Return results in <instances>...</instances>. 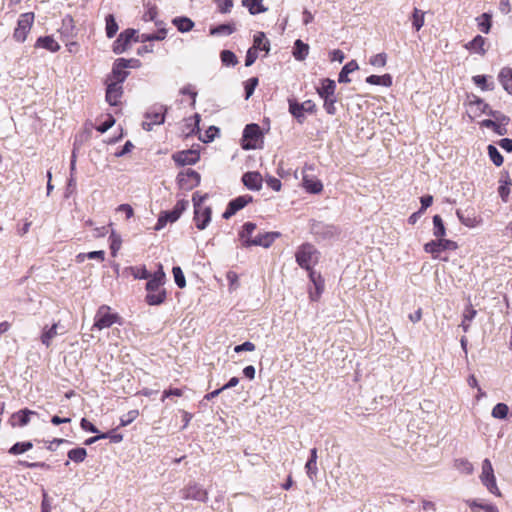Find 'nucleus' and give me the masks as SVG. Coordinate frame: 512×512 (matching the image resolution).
Returning <instances> with one entry per match:
<instances>
[{
    "label": "nucleus",
    "instance_id": "1",
    "mask_svg": "<svg viewBox=\"0 0 512 512\" xmlns=\"http://www.w3.org/2000/svg\"><path fill=\"white\" fill-rule=\"evenodd\" d=\"M336 83L330 78H324L321 80V85L316 88V92L319 97L323 100V107L327 114L335 115L337 112L336 102L337 97L335 95Z\"/></svg>",
    "mask_w": 512,
    "mask_h": 512
},
{
    "label": "nucleus",
    "instance_id": "2",
    "mask_svg": "<svg viewBox=\"0 0 512 512\" xmlns=\"http://www.w3.org/2000/svg\"><path fill=\"white\" fill-rule=\"evenodd\" d=\"M122 325V318L118 313H112L111 308L107 305H101L94 317L93 327L99 330L109 328L113 324Z\"/></svg>",
    "mask_w": 512,
    "mask_h": 512
},
{
    "label": "nucleus",
    "instance_id": "3",
    "mask_svg": "<svg viewBox=\"0 0 512 512\" xmlns=\"http://www.w3.org/2000/svg\"><path fill=\"white\" fill-rule=\"evenodd\" d=\"M295 257L297 264L306 270H311L312 265L318 260L317 250L309 243L301 245L298 248Z\"/></svg>",
    "mask_w": 512,
    "mask_h": 512
},
{
    "label": "nucleus",
    "instance_id": "4",
    "mask_svg": "<svg viewBox=\"0 0 512 512\" xmlns=\"http://www.w3.org/2000/svg\"><path fill=\"white\" fill-rule=\"evenodd\" d=\"M34 22V13L26 12L19 16L17 26L13 32V38L19 43H23L29 34Z\"/></svg>",
    "mask_w": 512,
    "mask_h": 512
},
{
    "label": "nucleus",
    "instance_id": "5",
    "mask_svg": "<svg viewBox=\"0 0 512 512\" xmlns=\"http://www.w3.org/2000/svg\"><path fill=\"white\" fill-rule=\"evenodd\" d=\"M162 284L157 283L156 281L148 280L146 283L147 294L145 296V301L148 305H160L162 304L167 297L165 289H161Z\"/></svg>",
    "mask_w": 512,
    "mask_h": 512
},
{
    "label": "nucleus",
    "instance_id": "6",
    "mask_svg": "<svg viewBox=\"0 0 512 512\" xmlns=\"http://www.w3.org/2000/svg\"><path fill=\"white\" fill-rule=\"evenodd\" d=\"M480 479L482 484L488 489L490 493L498 496L500 495L491 461L487 458L482 462V472Z\"/></svg>",
    "mask_w": 512,
    "mask_h": 512
},
{
    "label": "nucleus",
    "instance_id": "7",
    "mask_svg": "<svg viewBox=\"0 0 512 512\" xmlns=\"http://www.w3.org/2000/svg\"><path fill=\"white\" fill-rule=\"evenodd\" d=\"M166 108L162 105L151 107L145 114L146 121L143 122V129L151 131L154 125L164 123Z\"/></svg>",
    "mask_w": 512,
    "mask_h": 512
},
{
    "label": "nucleus",
    "instance_id": "8",
    "mask_svg": "<svg viewBox=\"0 0 512 512\" xmlns=\"http://www.w3.org/2000/svg\"><path fill=\"white\" fill-rule=\"evenodd\" d=\"M457 248L458 244L455 241L444 238H437L436 240H431L430 242L424 245V251L426 253L432 254L434 257H437V255L442 251H454Z\"/></svg>",
    "mask_w": 512,
    "mask_h": 512
},
{
    "label": "nucleus",
    "instance_id": "9",
    "mask_svg": "<svg viewBox=\"0 0 512 512\" xmlns=\"http://www.w3.org/2000/svg\"><path fill=\"white\" fill-rule=\"evenodd\" d=\"M137 63H139V61L136 59H117L113 64L112 68V75L115 78L114 82H119L120 84H122L129 74L125 69L129 67H134L133 64Z\"/></svg>",
    "mask_w": 512,
    "mask_h": 512
},
{
    "label": "nucleus",
    "instance_id": "10",
    "mask_svg": "<svg viewBox=\"0 0 512 512\" xmlns=\"http://www.w3.org/2000/svg\"><path fill=\"white\" fill-rule=\"evenodd\" d=\"M261 135L262 133L258 124L251 123L246 125L243 131V149H255L256 143Z\"/></svg>",
    "mask_w": 512,
    "mask_h": 512
},
{
    "label": "nucleus",
    "instance_id": "11",
    "mask_svg": "<svg viewBox=\"0 0 512 512\" xmlns=\"http://www.w3.org/2000/svg\"><path fill=\"white\" fill-rule=\"evenodd\" d=\"M136 33L137 31L131 28L121 32L113 43V52L115 54H122L125 52L128 49L131 41H135L136 37L138 36Z\"/></svg>",
    "mask_w": 512,
    "mask_h": 512
},
{
    "label": "nucleus",
    "instance_id": "12",
    "mask_svg": "<svg viewBox=\"0 0 512 512\" xmlns=\"http://www.w3.org/2000/svg\"><path fill=\"white\" fill-rule=\"evenodd\" d=\"M177 181L181 188L191 190L200 184L201 176L197 171L188 168L178 174Z\"/></svg>",
    "mask_w": 512,
    "mask_h": 512
},
{
    "label": "nucleus",
    "instance_id": "13",
    "mask_svg": "<svg viewBox=\"0 0 512 512\" xmlns=\"http://www.w3.org/2000/svg\"><path fill=\"white\" fill-rule=\"evenodd\" d=\"M182 498L185 500H196L206 502L208 500V493L201 485L197 483H189L181 490Z\"/></svg>",
    "mask_w": 512,
    "mask_h": 512
},
{
    "label": "nucleus",
    "instance_id": "14",
    "mask_svg": "<svg viewBox=\"0 0 512 512\" xmlns=\"http://www.w3.org/2000/svg\"><path fill=\"white\" fill-rule=\"evenodd\" d=\"M36 415H38L36 411L24 408L13 413L9 423L12 427H24L29 424L31 417Z\"/></svg>",
    "mask_w": 512,
    "mask_h": 512
},
{
    "label": "nucleus",
    "instance_id": "15",
    "mask_svg": "<svg viewBox=\"0 0 512 512\" xmlns=\"http://www.w3.org/2000/svg\"><path fill=\"white\" fill-rule=\"evenodd\" d=\"M212 210L209 206L194 208V221L199 230H204L210 223Z\"/></svg>",
    "mask_w": 512,
    "mask_h": 512
},
{
    "label": "nucleus",
    "instance_id": "16",
    "mask_svg": "<svg viewBox=\"0 0 512 512\" xmlns=\"http://www.w3.org/2000/svg\"><path fill=\"white\" fill-rule=\"evenodd\" d=\"M200 158L196 150H184L173 155V160L180 166L195 164Z\"/></svg>",
    "mask_w": 512,
    "mask_h": 512
},
{
    "label": "nucleus",
    "instance_id": "17",
    "mask_svg": "<svg viewBox=\"0 0 512 512\" xmlns=\"http://www.w3.org/2000/svg\"><path fill=\"white\" fill-rule=\"evenodd\" d=\"M456 215L459 221L469 228H475L481 223V218L475 214L473 209L457 210Z\"/></svg>",
    "mask_w": 512,
    "mask_h": 512
},
{
    "label": "nucleus",
    "instance_id": "18",
    "mask_svg": "<svg viewBox=\"0 0 512 512\" xmlns=\"http://www.w3.org/2000/svg\"><path fill=\"white\" fill-rule=\"evenodd\" d=\"M123 94V86L119 82H111L107 85L106 89V101L112 105L116 106L120 102V98Z\"/></svg>",
    "mask_w": 512,
    "mask_h": 512
},
{
    "label": "nucleus",
    "instance_id": "19",
    "mask_svg": "<svg viewBox=\"0 0 512 512\" xmlns=\"http://www.w3.org/2000/svg\"><path fill=\"white\" fill-rule=\"evenodd\" d=\"M265 38V34L263 32H258L254 35L253 46L250 47L246 53L245 57V66L249 67L256 61L258 57V50L260 48V42H262Z\"/></svg>",
    "mask_w": 512,
    "mask_h": 512
},
{
    "label": "nucleus",
    "instance_id": "20",
    "mask_svg": "<svg viewBox=\"0 0 512 512\" xmlns=\"http://www.w3.org/2000/svg\"><path fill=\"white\" fill-rule=\"evenodd\" d=\"M280 236L279 232H266L264 234H259L254 237L253 240L247 241L246 245H254V246H262L264 248H268L272 245V243Z\"/></svg>",
    "mask_w": 512,
    "mask_h": 512
},
{
    "label": "nucleus",
    "instance_id": "21",
    "mask_svg": "<svg viewBox=\"0 0 512 512\" xmlns=\"http://www.w3.org/2000/svg\"><path fill=\"white\" fill-rule=\"evenodd\" d=\"M242 182L248 189L258 191L262 187V176L259 172H246L242 176Z\"/></svg>",
    "mask_w": 512,
    "mask_h": 512
},
{
    "label": "nucleus",
    "instance_id": "22",
    "mask_svg": "<svg viewBox=\"0 0 512 512\" xmlns=\"http://www.w3.org/2000/svg\"><path fill=\"white\" fill-rule=\"evenodd\" d=\"M317 458V449L312 448L310 450V457L305 464L306 474L311 481H314L318 473Z\"/></svg>",
    "mask_w": 512,
    "mask_h": 512
},
{
    "label": "nucleus",
    "instance_id": "23",
    "mask_svg": "<svg viewBox=\"0 0 512 512\" xmlns=\"http://www.w3.org/2000/svg\"><path fill=\"white\" fill-rule=\"evenodd\" d=\"M302 185L305 190L312 194H318L323 190V184L320 180L304 175L302 178Z\"/></svg>",
    "mask_w": 512,
    "mask_h": 512
},
{
    "label": "nucleus",
    "instance_id": "24",
    "mask_svg": "<svg viewBox=\"0 0 512 512\" xmlns=\"http://www.w3.org/2000/svg\"><path fill=\"white\" fill-rule=\"evenodd\" d=\"M36 48H43L50 52H57L60 49V45L52 36H41L36 40Z\"/></svg>",
    "mask_w": 512,
    "mask_h": 512
},
{
    "label": "nucleus",
    "instance_id": "25",
    "mask_svg": "<svg viewBox=\"0 0 512 512\" xmlns=\"http://www.w3.org/2000/svg\"><path fill=\"white\" fill-rule=\"evenodd\" d=\"M180 218L177 214H174V210L162 211L158 217L157 223L154 227L156 231L163 229L168 222L173 223Z\"/></svg>",
    "mask_w": 512,
    "mask_h": 512
},
{
    "label": "nucleus",
    "instance_id": "26",
    "mask_svg": "<svg viewBox=\"0 0 512 512\" xmlns=\"http://www.w3.org/2000/svg\"><path fill=\"white\" fill-rule=\"evenodd\" d=\"M359 69L358 63L355 60H351L350 62L346 63L338 76V82L339 83H349L351 80L348 77V75L356 70Z\"/></svg>",
    "mask_w": 512,
    "mask_h": 512
},
{
    "label": "nucleus",
    "instance_id": "27",
    "mask_svg": "<svg viewBox=\"0 0 512 512\" xmlns=\"http://www.w3.org/2000/svg\"><path fill=\"white\" fill-rule=\"evenodd\" d=\"M256 229V224L252 222H246L242 226V230L239 232V239L243 247H251L252 245H246L245 243L249 240H253L252 233Z\"/></svg>",
    "mask_w": 512,
    "mask_h": 512
},
{
    "label": "nucleus",
    "instance_id": "28",
    "mask_svg": "<svg viewBox=\"0 0 512 512\" xmlns=\"http://www.w3.org/2000/svg\"><path fill=\"white\" fill-rule=\"evenodd\" d=\"M312 231L315 235H321L323 238H331L336 234L334 226L325 225L320 222L313 224Z\"/></svg>",
    "mask_w": 512,
    "mask_h": 512
},
{
    "label": "nucleus",
    "instance_id": "29",
    "mask_svg": "<svg viewBox=\"0 0 512 512\" xmlns=\"http://www.w3.org/2000/svg\"><path fill=\"white\" fill-rule=\"evenodd\" d=\"M167 34V30L165 28H161L157 33H144L138 35L135 39V42H151V41H161L164 40Z\"/></svg>",
    "mask_w": 512,
    "mask_h": 512
},
{
    "label": "nucleus",
    "instance_id": "30",
    "mask_svg": "<svg viewBox=\"0 0 512 512\" xmlns=\"http://www.w3.org/2000/svg\"><path fill=\"white\" fill-rule=\"evenodd\" d=\"M499 81L501 82L503 88L509 93L512 94V69L505 67L499 73Z\"/></svg>",
    "mask_w": 512,
    "mask_h": 512
},
{
    "label": "nucleus",
    "instance_id": "31",
    "mask_svg": "<svg viewBox=\"0 0 512 512\" xmlns=\"http://www.w3.org/2000/svg\"><path fill=\"white\" fill-rule=\"evenodd\" d=\"M172 23L175 25L178 31L182 33L189 32L194 27V22L190 18L185 16L175 17L172 20Z\"/></svg>",
    "mask_w": 512,
    "mask_h": 512
},
{
    "label": "nucleus",
    "instance_id": "32",
    "mask_svg": "<svg viewBox=\"0 0 512 512\" xmlns=\"http://www.w3.org/2000/svg\"><path fill=\"white\" fill-rule=\"evenodd\" d=\"M236 30L234 24H220L210 28V35L213 36H228L234 33Z\"/></svg>",
    "mask_w": 512,
    "mask_h": 512
},
{
    "label": "nucleus",
    "instance_id": "33",
    "mask_svg": "<svg viewBox=\"0 0 512 512\" xmlns=\"http://www.w3.org/2000/svg\"><path fill=\"white\" fill-rule=\"evenodd\" d=\"M262 2L263 0H242V5L249 9L250 14L256 15L268 10Z\"/></svg>",
    "mask_w": 512,
    "mask_h": 512
},
{
    "label": "nucleus",
    "instance_id": "34",
    "mask_svg": "<svg viewBox=\"0 0 512 512\" xmlns=\"http://www.w3.org/2000/svg\"><path fill=\"white\" fill-rule=\"evenodd\" d=\"M309 52L308 44L304 43L302 40L297 39L294 43L293 56L296 60L302 61L304 60Z\"/></svg>",
    "mask_w": 512,
    "mask_h": 512
},
{
    "label": "nucleus",
    "instance_id": "35",
    "mask_svg": "<svg viewBox=\"0 0 512 512\" xmlns=\"http://www.w3.org/2000/svg\"><path fill=\"white\" fill-rule=\"evenodd\" d=\"M253 200L250 195H242L232 199L228 204L231 207V210H234L236 213L243 209L248 203Z\"/></svg>",
    "mask_w": 512,
    "mask_h": 512
},
{
    "label": "nucleus",
    "instance_id": "36",
    "mask_svg": "<svg viewBox=\"0 0 512 512\" xmlns=\"http://www.w3.org/2000/svg\"><path fill=\"white\" fill-rule=\"evenodd\" d=\"M366 82L372 85L390 86L392 84V77L389 74L382 76L370 75L366 78Z\"/></svg>",
    "mask_w": 512,
    "mask_h": 512
},
{
    "label": "nucleus",
    "instance_id": "37",
    "mask_svg": "<svg viewBox=\"0 0 512 512\" xmlns=\"http://www.w3.org/2000/svg\"><path fill=\"white\" fill-rule=\"evenodd\" d=\"M33 448V443L31 441H23V442H17L14 445H12L9 449V453L11 455H20L22 453H25Z\"/></svg>",
    "mask_w": 512,
    "mask_h": 512
},
{
    "label": "nucleus",
    "instance_id": "38",
    "mask_svg": "<svg viewBox=\"0 0 512 512\" xmlns=\"http://www.w3.org/2000/svg\"><path fill=\"white\" fill-rule=\"evenodd\" d=\"M477 103H478V105L483 106V108H482L483 113L493 116L497 121H501L503 123V125H506L509 122L508 117L500 114L497 111H493L492 109L489 108V105L484 103L482 100L479 99L477 101Z\"/></svg>",
    "mask_w": 512,
    "mask_h": 512
},
{
    "label": "nucleus",
    "instance_id": "39",
    "mask_svg": "<svg viewBox=\"0 0 512 512\" xmlns=\"http://www.w3.org/2000/svg\"><path fill=\"white\" fill-rule=\"evenodd\" d=\"M433 235L436 238H444L446 235V228L444 222L439 215L433 216Z\"/></svg>",
    "mask_w": 512,
    "mask_h": 512
},
{
    "label": "nucleus",
    "instance_id": "40",
    "mask_svg": "<svg viewBox=\"0 0 512 512\" xmlns=\"http://www.w3.org/2000/svg\"><path fill=\"white\" fill-rule=\"evenodd\" d=\"M67 456L69 460L75 463H81L85 460L87 456V451L85 448L78 447L68 451Z\"/></svg>",
    "mask_w": 512,
    "mask_h": 512
},
{
    "label": "nucleus",
    "instance_id": "41",
    "mask_svg": "<svg viewBox=\"0 0 512 512\" xmlns=\"http://www.w3.org/2000/svg\"><path fill=\"white\" fill-rule=\"evenodd\" d=\"M477 311L471 306H467L463 313V321L461 323V327L463 328L464 332H467L469 330V322L474 319L476 316Z\"/></svg>",
    "mask_w": 512,
    "mask_h": 512
},
{
    "label": "nucleus",
    "instance_id": "42",
    "mask_svg": "<svg viewBox=\"0 0 512 512\" xmlns=\"http://www.w3.org/2000/svg\"><path fill=\"white\" fill-rule=\"evenodd\" d=\"M484 44H485V38L482 37L481 35H477L473 38V40H471L468 43L467 48L473 50L476 53L483 55L485 53V49L483 48Z\"/></svg>",
    "mask_w": 512,
    "mask_h": 512
},
{
    "label": "nucleus",
    "instance_id": "43",
    "mask_svg": "<svg viewBox=\"0 0 512 512\" xmlns=\"http://www.w3.org/2000/svg\"><path fill=\"white\" fill-rule=\"evenodd\" d=\"M289 112L297 119L299 123L304 120V111L301 108V104L296 100H289Z\"/></svg>",
    "mask_w": 512,
    "mask_h": 512
},
{
    "label": "nucleus",
    "instance_id": "44",
    "mask_svg": "<svg viewBox=\"0 0 512 512\" xmlns=\"http://www.w3.org/2000/svg\"><path fill=\"white\" fill-rule=\"evenodd\" d=\"M454 466L457 470L467 475L472 474L474 471L472 463L464 458L456 459Z\"/></svg>",
    "mask_w": 512,
    "mask_h": 512
},
{
    "label": "nucleus",
    "instance_id": "45",
    "mask_svg": "<svg viewBox=\"0 0 512 512\" xmlns=\"http://www.w3.org/2000/svg\"><path fill=\"white\" fill-rule=\"evenodd\" d=\"M106 20V35L108 38H113L118 31V24L112 14H109L105 18Z\"/></svg>",
    "mask_w": 512,
    "mask_h": 512
},
{
    "label": "nucleus",
    "instance_id": "46",
    "mask_svg": "<svg viewBox=\"0 0 512 512\" xmlns=\"http://www.w3.org/2000/svg\"><path fill=\"white\" fill-rule=\"evenodd\" d=\"M412 26L416 31H419L424 25V12L414 8L411 16Z\"/></svg>",
    "mask_w": 512,
    "mask_h": 512
},
{
    "label": "nucleus",
    "instance_id": "47",
    "mask_svg": "<svg viewBox=\"0 0 512 512\" xmlns=\"http://www.w3.org/2000/svg\"><path fill=\"white\" fill-rule=\"evenodd\" d=\"M487 150L489 158L494 163V165H496L497 167L501 166L503 164L504 159L499 150L492 144L488 145Z\"/></svg>",
    "mask_w": 512,
    "mask_h": 512
},
{
    "label": "nucleus",
    "instance_id": "48",
    "mask_svg": "<svg viewBox=\"0 0 512 512\" xmlns=\"http://www.w3.org/2000/svg\"><path fill=\"white\" fill-rule=\"evenodd\" d=\"M57 335V324H53L50 328L44 329L41 341L46 346L49 347L51 340Z\"/></svg>",
    "mask_w": 512,
    "mask_h": 512
},
{
    "label": "nucleus",
    "instance_id": "49",
    "mask_svg": "<svg viewBox=\"0 0 512 512\" xmlns=\"http://www.w3.org/2000/svg\"><path fill=\"white\" fill-rule=\"evenodd\" d=\"M508 412L509 408L505 403H498L493 407L491 415L496 419H505Z\"/></svg>",
    "mask_w": 512,
    "mask_h": 512
},
{
    "label": "nucleus",
    "instance_id": "50",
    "mask_svg": "<svg viewBox=\"0 0 512 512\" xmlns=\"http://www.w3.org/2000/svg\"><path fill=\"white\" fill-rule=\"evenodd\" d=\"M478 21H479L478 26H479V29L481 30V32L488 34L491 29V25H492L491 15L488 13H483L478 18Z\"/></svg>",
    "mask_w": 512,
    "mask_h": 512
},
{
    "label": "nucleus",
    "instance_id": "51",
    "mask_svg": "<svg viewBox=\"0 0 512 512\" xmlns=\"http://www.w3.org/2000/svg\"><path fill=\"white\" fill-rule=\"evenodd\" d=\"M473 82L484 91H491L494 89V84L488 83L487 76L485 75L474 76Z\"/></svg>",
    "mask_w": 512,
    "mask_h": 512
},
{
    "label": "nucleus",
    "instance_id": "52",
    "mask_svg": "<svg viewBox=\"0 0 512 512\" xmlns=\"http://www.w3.org/2000/svg\"><path fill=\"white\" fill-rule=\"evenodd\" d=\"M172 273H173L174 281H175L176 285L179 288H184L186 286V279H185V276H184V273H183L181 267L174 266L172 268Z\"/></svg>",
    "mask_w": 512,
    "mask_h": 512
},
{
    "label": "nucleus",
    "instance_id": "53",
    "mask_svg": "<svg viewBox=\"0 0 512 512\" xmlns=\"http://www.w3.org/2000/svg\"><path fill=\"white\" fill-rule=\"evenodd\" d=\"M221 61L226 66H234L238 62L236 55L230 50H223L221 52Z\"/></svg>",
    "mask_w": 512,
    "mask_h": 512
},
{
    "label": "nucleus",
    "instance_id": "54",
    "mask_svg": "<svg viewBox=\"0 0 512 512\" xmlns=\"http://www.w3.org/2000/svg\"><path fill=\"white\" fill-rule=\"evenodd\" d=\"M73 29V19L70 16H66L62 21V27L60 29L61 34L68 37L72 35Z\"/></svg>",
    "mask_w": 512,
    "mask_h": 512
},
{
    "label": "nucleus",
    "instance_id": "55",
    "mask_svg": "<svg viewBox=\"0 0 512 512\" xmlns=\"http://www.w3.org/2000/svg\"><path fill=\"white\" fill-rule=\"evenodd\" d=\"M257 85H258V78H256V77H252L245 82L244 88H245V98L246 99H249L252 96Z\"/></svg>",
    "mask_w": 512,
    "mask_h": 512
},
{
    "label": "nucleus",
    "instance_id": "56",
    "mask_svg": "<svg viewBox=\"0 0 512 512\" xmlns=\"http://www.w3.org/2000/svg\"><path fill=\"white\" fill-rule=\"evenodd\" d=\"M208 196L209 195L207 193L201 194L199 191L194 192L193 196H192V202H193L194 208L205 206L204 201L208 198Z\"/></svg>",
    "mask_w": 512,
    "mask_h": 512
},
{
    "label": "nucleus",
    "instance_id": "57",
    "mask_svg": "<svg viewBox=\"0 0 512 512\" xmlns=\"http://www.w3.org/2000/svg\"><path fill=\"white\" fill-rule=\"evenodd\" d=\"M387 56L385 53H379L370 58V64L375 67H383L386 64Z\"/></svg>",
    "mask_w": 512,
    "mask_h": 512
},
{
    "label": "nucleus",
    "instance_id": "58",
    "mask_svg": "<svg viewBox=\"0 0 512 512\" xmlns=\"http://www.w3.org/2000/svg\"><path fill=\"white\" fill-rule=\"evenodd\" d=\"M138 414H139L138 410H131V411H129L126 415L121 417L120 425L121 426L129 425L131 422H133L137 418Z\"/></svg>",
    "mask_w": 512,
    "mask_h": 512
},
{
    "label": "nucleus",
    "instance_id": "59",
    "mask_svg": "<svg viewBox=\"0 0 512 512\" xmlns=\"http://www.w3.org/2000/svg\"><path fill=\"white\" fill-rule=\"evenodd\" d=\"M509 185H511V182H510V180H507V181H505L504 184L500 185L498 188V193L504 202H507V200H508V196L510 193Z\"/></svg>",
    "mask_w": 512,
    "mask_h": 512
},
{
    "label": "nucleus",
    "instance_id": "60",
    "mask_svg": "<svg viewBox=\"0 0 512 512\" xmlns=\"http://www.w3.org/2000/svg\"><path fill=\"white\" fill-rule=\"evenodd\" d=\"M109 239H110V242H111L110 243V248L112 250V253L114 254L120 248L121 238L114 231H112Z\"/></svg>",
    "mask_w": 512,
    "mask_h": 512
},
{
    "label": "nucleus",
    "instance_id": "61",
    "mask_svg": "<svg viewBox=\"0 0 512 512\" xmlns=\"http://www.w3.org/2000/svg\"><path fill=\"white\" fill-rule=\"evenodd\" d=\"M157 16V8L150 7L143 15V20L145 22L154 21L156 25H159L158 21H156Z\"/></svg>",
    "mask_w": 512,
    "mask_h": 512
},
{
    "label": "nucleus",
    "instance_id": "62",
    "mask_svg": "<svg viewBox=\"0 0 512 512\" xmlns=\"http://www.w3.org/2000/svg\"><path fill=\"white\" fill-rule=\"evenodd\" d=\"M218 1V9L221 13L226 14L229 13L233 7V0H217Z\"/></svg>",
    "mask_w": 512,
    "mask_h": 512
},
{
    "label": "nucleus",
    "instance_id": "63",
    "mask_svg": "<svg viewBox=\"0 0 512 512\" xmlns=\"http://www.w3.org/2000/svg\"><path fill=\"white\" fill-rule=\"evenodd\" d=\"M149 280L156 281L157 283H160L162 285L164 284L165 273L163 271V267L161 264H159L158 270L153 275H151Z\"/></svg>",
    "mask_w": 512,
    "mask_h": 512
},
{
    "label": "nucleus",
    "instance_id": "64",
    "mask_svg": "<svg viewBox=\"0 0 512 512\" xmlns=\"http://www.w3.org/2000/svg\"><path fill=\"white\" fill-rule=\"evenodd\" d=\"M114 123L115 119L112 116H108V118L97 127V130L101 133H104L108 131L114 125Z\"/></svg>",
    "mask_w": 512,
    "mask_h": 512
}]
</instances>
